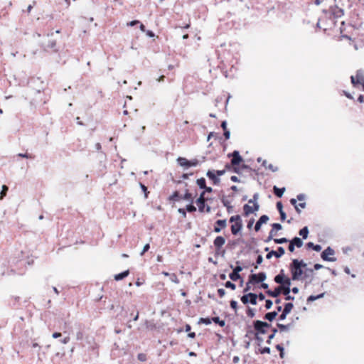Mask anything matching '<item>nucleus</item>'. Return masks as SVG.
Returning <instances> with one entry per match:
<instances>
[{"instance_id": "aec40b11", "label": "nucleus", "mask_w": 364, "mask_h": 364, "mask_svg": "<svg viewBox=\"0 0 364 364\" xmlns=\"http://www.w3.org/2000/svg\"><path fill=\"white\" fill-rule=\"evenodd\" d=\"M180 199L187 200L191 203H193V198L192 197V194L188 193V190H186V193L183 196H181Z\"/></svg>"}, {"instance_id": "7c9ffc66", "label": "nucleus", "mask_w": 364, "mask_h": 364, "mask_svg": "<svg viewBox=\"0 0 364 364\" xmlns=\"http://www.w3.org/2000/svg\"><path fill=\"white\" fill-rule=\"evenodd\" d=\"M281 294L282 293L284 295L289 294V293L291 291L290 287H279Z\"/></svg>"}, {"instance_id": "864d4df0", "label": "nucleus", "mask_w": 364, "mask_h": 364, "mask_svg": "<svg viewBox=\"0 0 364 364\" xmlns=\"http://www.w3.org/2000/svg\"><path fill=\"white\" fill-rule=\"evenodd\" d=\"M149 248H150L149 244H146L144 246L142 251L140 253V255L142 256L146 252H147L149 250Z\"/></svg>"}, {"instance_id": "ea45409f", "label": "nucleus", "mask_w": 364, "mask_h": 364, "mask_svg": "<svg viewBox=\"0 0 364 364\" xmlns=\"http://www.w3.org/2000/svg\"><path fill=\"white\" fill-rule=\"evenodd\" d=\"M199 323H202L205 325H209L211 323V320L209 318H200L199 320Z\"/></svg>"}, {"instance_id": "4d7b16f0", "label": "nucleus", "mask_w": 364, "mask_h": 364, "mask_svg": "<svg viewBox=\"0 0 364 364\" xmlns=\"http://www.w3.org/2000/svg\"><path fill=\"white\" fill-rule=\"evenodd\" d=\"M198 164H199L198 160L196 159H194L190 161L191 166H196L198 165Z\"/></svg>"}, {"instance_id": "774afa93", "label": "nucleus", "mask_w": 364, "mask_h": 364, "mask_svg": "<svg viewBox=\"0 0 364 364\" xmlns=\"http://www.w3.org/2000/svg\"><path fill=\"white\" fill-rule=\"evenodd\" d=\"M69 341H70V337L69 336H66L63 339L60 340V342L63 344H67Z\"/></svg>"}, {"instance_id": "338daca9", "label": "nucleus", "mask_w": 364, "mask_h": 364, "mask_svg": "<svg viewBox=\"0 0 364 364\" xmlns=\"http://www.w3.org/2000/svg\"><path fill=\"white\" fill-rule=\"evenodd\" d=\"M242 270V267L241 266H236L234 269H233V271L237 272V273H240L241 271Z\"/></svg>"}, {"instance_id": "69168bd1", "label": "nucleus", "mask_w": 364, "mask_h": 364, "mask_svg": "<svg viewBox=\"0 0 364 364\" xmlns=\"http://www.w3.org/2000/svg\"><path fill=\"white\" fill-rule=\"evenodd\" d=\"M316 300H317V297H316V296H314V295H311L307 299V301H309V302L314 301Z\"/></svg>"}, {"instance_id": "6ab92c4d", "label": "nucleus", "mask_w": 364, "mask_h": 364, "mask_svg": "<svg viewBox=\"0 0 364 364\" xmlns=\"http://www.w3.org/2000/svg\"><path fill=\"white\" fill-rule=\"evenodd\" d=\"M129 274V270H126L123 272H121L119 274H115L114 275V279L116 281H119V280H122L124 278H125L126 277H127Z\"/></svg>"}, {"instance_id": "9b49d317", "label": "nucleus", "mask_w": 364, "mask_h": 364, "mask_svg": "<svg viewBox=\"0 0 364 364\" xmlns=\"http://www.w3.org/2000/svg\"><path fill=\"white\" fill-rule=\"evenodd\" d=\"M204 195H205V192L201 193L199 198L196 200V204L198 206V210L201 213L204 211V209L205 207V200L204 198Z\"/></svg>"}, {"instance_id": "1a4fd4ad", "label": "nucleus", "mask_w": 364, "mask_h": 364, "mask_svg": "<svg viewBox=\"0 0 364 364\" xmlns=\"http://www.w3.org/2000/svg\"><path fill=\"white\" fill-rule=\"evenodd\" d=\"M206 176L213 181L214 185H218L220 183V179L215 173V171L208 170L206 172Z\"/></svg>"}, {"instance_id": "5fc2aeb1", "label": "nucleus", "mask_w": 364, "mask_h": 364, "mask_svg": "<svg viewBox=\"0 0 364 364\" xmlns=\"http://www.w3.org/2000/svg\"><path fill=\"white\" fill-rule=\"evenodd\" d=\"M230 306L236 311L237 308V302L235 300L230 301Z\"/></svg>"}, {"instance_id": "603ef678", "label": "nucleus", "mask_w": 364, "mask_h": 364, "mask_svg": "<svg viewBox=\"0 0 364 364\" xmlns=\"http://www.w3.org/2000/svg\"><path fill=\"white\" fill-rule=\"evenodd\" d=\"M138 359L141 361H146V355L144 353H139L138 354Z\"/></svg>"}, {"instance_id": "f8f14e48", "label": "nucleus", "mask_w": 364, "mask_h": 364, "mask_svg": "<svg viewBox=\"0 0 364 364\" xmlns=\"http://www.w3.org/2000/svg\"><path fill=\"white\" fill-rule=\"evenodd\" d=\"M269 217L267 215H262L255 226V231H259L262 224L266 223L269 220Z\"/></svg>"}, {"instance_id": "c03bdc74", "label": "nucleus", "mask_w": 364, "mask_h": 364, "mask_svg": "<svg viewBox=\"0 0 364 364\" xmlns=\"http://www.w3.org/2000/svg\"><path fill=\"white\" fill-rule=\"evenodd\" d=\"M221 202L223 205L226 208L230 205V202L224 196L221 198Z\"/></svg>"}, {"instance_id": "a18cd8bd", "label": "nucleus", "mask_w": 364, "mask_h": 364, "mask_svg": "<svg viewBox=\"0 0 364 364\" xmlns=\"http://www.w3.org/2000/svg\"><path fill=\"white\" fill-rule=\"evenodd\" d=\"M55 46H56L55 41H50L48 42V45L46 46V47L48 48L54 49L55 48Z\"/></svg>"}, {"instance_id": "49530a36", "label": "nucleus", "mask_w": 364, "mask_h": 364, "mask_svg": "<svg viewBox=\"0 0 364 364\" xmlns=\"http://www.w3.org/2000/svg\"><path fill=\"white\" fill-rule=\"evenodd\" d=\"M255 339L258 341V345L260 346L262 343L264 341L262 337H261L258 333H254Z\"/></svg>"}, {"instance_id": "13d9d810", "label": "nucleus", "mask_w": 364, "mask_h": 364, "mask_svg": "<svg viewBox=\"0 0 364 364\" xmlns=\"http://www.w3.org/2000/svg\"><path fill=\"white\" fill-rule=\"evenodd\" d=\"M288 314H289L285 313V311H282V313L279 316V320H281V321L285 320Z\"/></svg>"}, {"instance_id": "f704fd0d", "label": "nucleus", "mask_w": 364, "mask_h": 364, "mask_svg": "<svg viewBox=\"0 0 364 364\" xmlns=\"http://www.w3.org/2000/svg\"><path fill=\"white\" fill-rule=\"evenodd\" d=\"M277 332V328H273L272 329V333L268 336V340L267 341V343L268 344L271 343V341H272V339H273L274 338L275 334H276Z\"/></svg>"}, {"instance_id": "bb28decb", "label": "nucleus", "mask_w": 364, "mask_h": 364, "mask_svg": "<svg viewBox=\"0 0 364 364\" xmlns=\"http://www.w3.org/2000/svg\"><path fill=\"white\" fill-rule=\"evenodd\" d=\"M9 188L6 185H3L1 187V191L0 192V200H3V198L6 196Z\"/></svg>"}, {"instance_id": "052dcab7", "label": "nucleus", "mask_w": 364, "mask_h": 364, "mask_svg": "<svg viewBox=\"0 0 364 364\" xmlns=\"http://www.w3.org/2000/svg\"><path fill=\"white\" fill-rule=\"evenodd\" d=\"M215 174L217 175L218 177H220V176H221L225 174V170L215 171Z\"/></svg>"}, {"instance_id": "412c9836", "label": "nucleus", "mask_w": 364, "mask_h": 364, "mask_svg": "<svg viewBox=\"0 0 364 364\" xmlns=\"http://www.w3.org/2000/svg\"><path fill=\"white\" fill-rule=\"evenodd\" d=\"M277 316V311H272V312L267 313L264 316V318H265V319H267L269 321H272L276 318Z\"/></svg>"}, {"instance_id": "b1692460", "label": "nucleus", "mask_w": 364, "mask_h": 364, "mask_svg": "<svg viewBox=\"0 0 364 364\" xmlns=\"http://www.w3.org/2000/svg\"><path fill=\"white\" fill-rule=\"evenodd\" d=\"M243 210H244V212H245V215L246 216H247L250 214L254 213L253 208L252 206L249 205L248 204H245L243 206Z\"/></svg>"}, {"instance_id": "c756f323", "label": "nucleus", "mask_w": 364, "mask_h": 364, "mask_svg": "<svg viewBox=\"0 0 364 364\" xmlns=\"http://www.w3.org/2000/svg\"><path fill=\"white\" fill-rule=\"evenodd\" d=\"M229 277L232 281H237L240 278V274L232 271V272H231L229 274Z\"/></svg>"}, {"instance_id": "72a5a7b5", "label": "nucleus", "mask_w": 364, "mask_h": 364, "mask_svg": "<svg viewBox=\"0 0 364 364\" xmlns=\"http://www.w3.org/2000/svg\"><path fill=\"white\" fill-rule=\"evenodd\" d=\"M277 326L279 328L280 331H287L289 329L290 325L277 323Z\"/></svg>"}, {"instance_id": "423d86ee", "label": "nucleus", "mask_w": 364, "mask_h": 364, "mask_svg": "<svg viewBox=\"0 0 364 364\" xmlns=\"http://www.w3.org/2000/svg\"><path fill=\"white\" fill-rule=\"evenodd\" d=\"M351 82L353 85L357 84H364V73L361 70H358L355 76H351Z\"/></svg>"}, {"instance_id": "4468645a", "label": "nucleus", "mask_w": 364, "mask_h": 364, "mask_svg": "<svg viewBox=\"0 0 364 364\" xmlns=\"http://www.w3.org/2000/svg\"><path fill=\"white\" fill-rule=\"evenodd\" d=\"M290 203H291V204L292 205H294V208H295L296 211L299 214H300V213H301V210H300V209H299V207H301V208H306V203L305 202H304V203H300L297 204L296 199H295V198H291V199L290 200Z\"/></svg>"}, {"instance_id": "0eeeda50", "label": "nucleus", "mask_w": 364, "mask_h": 364, "mask_svg": "<svg viewBox=\"0 0 364 364\" xmlns=\"http://www.w3.org/2000/svg\"><path fill=\"white\" fill-rule=\"evenodd\" d=\"M285 253V250L282 247H279L277 249V251L272 250L268 252V254L266 255V258L267 259H269L272 258V256H274L277 258L281 257Z\"/></svg>"}, {"instance_id": "ddd939ff", "label": "nucleus", "mask_w": 364, "mask_h": 364, "mask_svg": "<svg viewBox=\"0 0 364 364\" xmlns=\"http://www.w3.org/2000/svg\"><path fill=\"white\" fill-rule=\"evenodd\" d=\"M216 225L214 228V232L219 233L222 228H225L227 225L226 220H218L215 222Z\"/></svg>"}, {"instance_id": "9d476101", "label": "nucleus", "mask_w": 364, "mask_h": 364, "mask_svg": "<svg viewBox=\"0 0 364 364\" xmlns=\"http://www.w3.org/2000/svg\"><path fill=\"white\" fill-rule=\"evenodd\" d=\"M228 156H230V154H229ZM231 156H232V159L231 160V164L233 166L238 165L242 161V158L240 155V153L238 151H234L231 154Z\"/></svg>"}, {"instance_id": "e2e57ef3", "label": "nucleus", "mask_w": 364, "mask_h": 364, "mask_svg": "<svg viewBox=\"0 0 364 364\" xmlns=\"http://www.w3.org/2000/svg\"><path fill=\"white\" fill-rule=\"evenodd\" d=\"M141 190L144 192L145 198H147V188L142 183H140Z\"/></svg>"}, {"instance_id": "2eb2a0df", "label": "nucleus", "mask_w": 364, "mask_h": 364, "mask_svg": "<svg viewBox=\"0 0 364 364\" xmlns=\"http://www.w3.org/2000/svg\"><path fill=\"white\" fill-rule=\"evenodd\" d=\"M242 220L236 221L234 225L231 226V232L233 235H237L242 229Z\"/></svg>"}, {"instance_id": "4c0bfd02", "label": "nucleus", "mask_w": 364, "mask_h": 364, "mask_svg": "<svg viewBox=\"0 0 364 364\" xmlns=\"http://www.w3.org/2000/svg\"><path fill=\"white\" fill-rule=\"evenodd\" d=\"M274 242L277 244H283L288 242V240L286 237L274 239Z\"/></svg>"}, {"instance_id": "a19ab883", "label": "nucleus", "mask_w": 364, "mask_h": 364, "mask_svg": "<svg viewBox=\"0 0 364 364\" xmlns=\"http://www.w3.org/2000/svg\"><path fill=\"white\" fill-rule=\"evenodd\" d=\"M169 277H170V280L172 282L176 283V284H178L179 283V280H178L177 276L175 274H171Z\"/></svg>"}, {"instance_id": "8fccbe9b", "label": "nucleus", "mask_w": 364, "mask_h": 364, "mask_svg": "<svg viewBox=\"0 0 364 364\" xmlns=\"http://www.w3.org/2000/svg\"><path fill=\"white\" fill-rule=\"evenodd\" d=\"M259 352L261 354H264V353L269 354L271 352V350H270V348H269V347H264V348L260 349Z\"/></svg>"}, {"instance_id": "09e8293b", "label": "nucleus", "mask_w": 364, "mask_h": 364, "mask_svg": "<svg viewBox=\"0 0 364 364\" xmlns=\"http://www.w3.org/2000/svg\"><path fill=\"white\" fill-rule=\"evenodd\" d=\"M247 314L249 317L253 318L255 316V310L251 308H249Z\"/></svg>"}, {"instance_id": "f257e3e1", "label": "nucleus", "mask_w": 364, "mask_h": 364, "mask_svg": "<svg viewBox=\"0 0 364 364\" xmlns=\"http://www.w3.org/2000/svg\"><path fill=\"white\" fill-rule=\"evenodd\" d=\"M306 267V263L303 260H298L294 259L290 265V270L291 273V279L296 281L300 279L302 274H304L303 268Z\"/></svg>"}, {"instance_id": "5701e85b", "label": "nucleus", "mask_w": 364, "mask_h": 364, "mask_svg": "<svg viewBox=\"0 0 364 364\" xmlns=\"http://www.w3.org/2000/svg\"><path fill=\"white\" fill-rule=\"evenodd\" d=\"M308 248H311L316 252L321 250V246L320 245H314L313 242H309L306 244Z\"/></svg>"}, {"instance_id": "58836bf2", "label": "nucleus", "mask_w": 364, "mask_h": 364, "mask_svg": "<svg viewBox=\"0 0 364 364\" xmlns=\"http://www.w3.org/2000/svg\"><path fill=\"white\" fill-rule=\"evenodd\" d=\"M263 262V257L262 255H258L256 259V265L255 266V269L258 268V265L261 264Z\"/></svg>"}, {"instance_id": "473e14b6", "label": "nucleus", "mask_w": 364, "mask_h": 364, "mask_svg": "<svg viewBox=\"0 0 364 364\" xmlns=\"http://www.w3.org/2000/svg\"><path fill=\"white\" fill-rule=\"evenodd\" d=\"M181 196H179V193L178 191H175L173 193L171 196H169L170 200H179Z\"/></svg>"}, {"instance_id": "c9c22d12", "label": "nucleus", "mask_w": 364, "mask_h": 364, "mask_svg": "<svg viewBox=\"0 0 364 364\" xmlns=\"http://www.w3.org/2000/svg\"><path fill=\"white\" fill-rule=\"evenodd\" d=\"M186 210L189 212H195L196 210V208L193 205V203H190V204L186 205Z\"/></svg>"}, {"instance_id": "7ed1b4c3", "label": "nucleus", "mask_w": 364, "mask_h": 364, "mask_svg": "<svg viewBox=\"0 0 364 364\" xmlns=\"http://www.w3.org/2000/svg\"><path fill=\"white\" fill-rule=\"evenodd\" d=\"M270 326L269 323L259 320L254 321V328L256 331L255 333H258L259 335L265 334L267 333L266 328L270 327ZM250 333H254L253 331H250Z\"/></svg>"}, {"instance_id": "e433bc0d", "label": "nucleus", "mask_w": 364, "mask_h": 364, "mask_svg": "<svg viewBox=\"0 0 364 364\" xmlns=\"http://www.w3.org/2000/svg\"><path fill=\"white\" fill-rule=\"evenodd\" d=\"M225 287L226 288H230L232 290H235L236 289V285L230 281L225 282Z\"/></svg>"}, {"instance_id": "20e7f679", "label": "nucleus", "mask_w": 364, "mask_h": 364, "mask_svg": "<svg viewBox=\"0 0 364 364\" xmlns=\"http://www.w3.org/2000/svg\"><path fill=\"white\" fill-rule=\"evenodd\" d=\"M267 279L265 272H259V274H252L250 275V282L257 284L263 282Z\"/></svg>"}, {"instance_id": "cd10ccee", "label": "nucleus", "mask_w": 364, "mask_h": 364, "mask_svg": "<svg viewBox=\"0 0 364 364\" xmlns=\"http://www.w3.org/2000/svg\"><path fill=\"white\" fill-rule=\"evenodd\" d=\"M196 183L199 186L200 188L203 189L204 188H206L205 179L204 178H200L197 179Z\"/></svg>"}, {"instance_id": "2f4dec72", "label": "nucleus", "mask_w": 364, "mask_h": 364, "mask_svg": "<svg viewBox=\"0 0 364 364\" xmlns=\"http://www.w3.org/2000/svg\"><path fill=\"white\" fill-rule=\"evenodd\" d=\"M212 321L215 323H218L221 327L224 326L225 325V322L223 320H220L219 317H213L212 318Z\"/></svg>"}, {"instance_id": "0e129e2a", "label": "nucleus", "mask_w": 364, "mask_h": 364, "mask_svg": "<svg viewBox=\"0 0 364 364\" xmlns=\"http://www.w3.org/2000/svg\"><path fill=\"white\" fill-rule=\"evenodd\" d=\"M279 214H280L281 220L282 221H284L286 219V218H287L286 213L284 212L283 210H281V212H279Z\"/></svg>"}, {"instance_id": "680f3d73", "label": "nucleus", "mask_w": 364, "mask_h": 364, "mask_svg": "<svg viewBox=\"0 0 364 364\" xmlns=\"http://www.w3.org/2000/svg\"><path fill=\"white\" fill-rule=\"evenodd\" d=\"M218 293L220 297H223L225 294V291L224 289H218Z\"/></svg>"}, {"instance_id": "4be33fe9", "label": "nucleus", "mask_w": 364, "mask_h": 364, "mask_svg": "<svg viewBox=\"0 0 364 364\" xmlns=\"http://www.w3.org/2000/svg\"><path fill=\"white\" fill-rule=\"evenodd\" d=\"M291 243L292 244H294V246L297 247H301L302 245H303V242L302 240H301V238L298 237H295L292 239V240H291Z\"/></svg>"}, {"instance_id": "a211bd4d", "label": "nucleus", "mask_w": 364, "mask_h": 364, "mask_svg": "<svg viewBox=\"0 0 364 364\" xmlns=\"http://www.w3.org/2000/svg\"><path fill=\"white\" fill-rule=\"evenodd\" d=\"M267 294L272 297H277L281 294L279 287H276L273 291L268 290Z\"/></svg>"}, {"instance_id": "bf43d9fd", "label": "nucleus", "mask_w": 364, "mask_h": 364, "mask_svg": "<svg viewBox=\"0 0 364 364\" xmlns=\"http://www.w3.org/2000/svg\"><path fill=\"white\" fill-rule=\"evenodd\" d=\"M250 284H254V283L253 282H250V279H249L248 282L246 284V287L244 289L245 292H247V291H248L250 289V288H251Z\"/></svg>"}, {"instance_id": "6e6d98bb", "label": "nucleus", "mask_w": 364, "mask_h": 364, "mask_svg": "<svg viewBox=\"0 0 364 364\" xmlns=\"http://www.w3.org/2000/svg\"><path fill=\"white\" fill-rule=\"evenodd\" d=\"M272 304H273V303L271 300H269V299L266 300L265 307L267 309H271L272 306Z\"/></svg>"}, {"instance_id": "f03ea898", "label": "nucleus", "mask_w": 364, "mask_h": 364, "mask_svg": "<svg viewBox=\"0 0 364 364\" xmlns=\"http://www.w3.org/2000/svg\"><path fill=\"white\" fill-rule=\"evenodd\" d=\"M274 280L280 284L279 287H290L291 284V279L285 276L284 269L280 270L279 273L274 277Z\"/></svg>"}, {"instance_id": "dca6fc26", "label": "nucleus", "mask_w": 364, "mask_h": 364, "mask_svg": "<svg viewBox=\"0 0 364 364\" xmlns=\"http://www.w3.org/2000/svg\"><path fill=\"white\" fill-rule=\"evenodd\" d=\"M178 164L185 168L191 167L190 161L183 157H178L177 159Z\"/></svg>"}, {"instance_id": "39448f33", "label": "nucleus", "mask_w": 364, "mask_h": 364, "mask_svg": "<svg viewBox=\"0 0 364 364\" xmlns=\"http://www.w3.org/2000/svg\"><path fill=\"white\" fill-rule=\"evenodd\" d=\"M335 253L334 250L330 247H328L322 253H321V258L325 261L328 262H335L336 259L335 257H328V255H333Z\"/></svg>"}, {"instance_id": "a878e982", "label": "nucleus", "mask_w": 364, "mask_h": 364, "mask_svg": "<svg viewBox=\"0 0 364 364\" xmlns=\"http://www.w3.org/2000/svg\"><path fill=\"white\" fill-rule=\"evenodd\" d=\"M248 296H250V303L252 305H256L257 295L255 293H248Z\"/></svg>"}, {"instance_id": "79ce46f5", "label": "nucleus", "mask_w": 364, "mask_h": 364, "mask_svg": "<svg viewBox=\"0 0 364 364\" xmlns=\"http://www.w3.org/2000/svg\"><path fill=\"white\" fill-rule=\"evenodd\" d=\"M249 298H250V296H248V294H245V295H243V296L241 297V301H242L244 304H248V303L250 302Z\"/></svg>"}, {"instance_id": "de8ad7c7", "label": "nucleus", "mask_w": 364, "mask_h": 364, "mask_svg": "<svg viewBox=\"0 0 364 364\" xmlns=\"http://www.w3.org/2000/svg\"><path fill=\"white\" fill-rule=\"evenodd\" d=\"M241 220V218H240V216L237 215H233L230 218V223H233V222H236V221H240Z\"/></svg>"}, {"instance_id": "f3484780", "label": "nucleus", "mask_w": 364, "mask_h": 364, "mask_svg": "<svg viewBox=\"0 0 364 364\" xmlns=\"http://www.w3.org/2000/svg\"><path fill=\"white\" fill-rule=\"evenodd\" d=\"M274 193L278 197L282 198L284 193L285 192L286 188H278L277 186H274L273 188Z\"/></svg>"}, {"instance_id": "37998d69", "label": "nucleus", "mask_w": 364, "mask_h": 364, "mask_svg": "<svg viewBox=\"0 0 364 364\" xmlns=\"http://www.w3.org/2000/svg\"><path fill=\"white\" fill-rule=\"evenodd\" d=\"M259 198V194L257 193H255L253 198L249 200V203H257V200Z\"/></svg>"}, {"instance_id": "393cba45", "label": "nucleus", "mask_w": 364, "mask_h": 364, "mask_svg": "<svg viewBox=\"0 0 364 364\" xmlns=\"http://www.w3.org/2000/svg\"><path fill=\"white\" fill-rule=\"evenodd\" d=\"M299 235H301L303 239H306L309 235V229L308 227H304L302 229L299 230Z\"/></svg>"}, {"instance_id": "6e6552de", "label": "nucleus", "mask_w": 364, "mask_h": 364, "mask_svg": "<svg viewBox=\"0 0 364 364\" xmlns=\"http://www.w3.org/2000/svg\"><path fill=\"white\" fill-rule=\"evenodd\" d=\"M225 239L222 236H218L214 240L213 244L216 249V254H218L221 247L225 245Z\"/></svg>"}, {"instance_id": "3c124183", "label": "nucleus", "mask_w": 364, "mask_h": 364, "mask_svg": "<svg viewBox=\"0 0 364 364\" xmlns=\"http://www.w3.org/2000/svg\"><path fill=\"white\" fill-rule=\"evenodd\" d=\"M272 228L276 230V231H278V230H282V226L281 224L279 223H273L272 224Z\"/></svg>"}, {"instance_id": "c85d7f7f", "label": "nucleus", "mask_w": 364, "mask_h": 364, "mask_svg": "<svg viewBox=\"0 0 364 364\" xmlns=\"http://www.w3.org/2000/svg\"><path fill=\"white\" fill-rule=\"evenodd\" d=\"M293 308H294V304L292 303H287L284 305V308L283 311H285V313L289 314Z\"/></svg>"}]
</instances>
